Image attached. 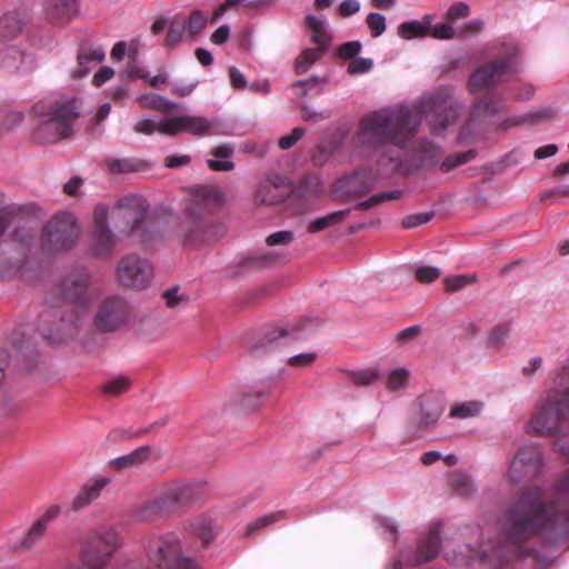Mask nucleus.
<instances>
[{
	"instance_id": "f257e3e1",
	"label": "nucleus",
	"mask_w": 569,
	"mask_h": 569,
	"mask_svg": "<svg viewBox=\"0 0 569 569\" xmlns=\"http://www.w3.org/2000/svg\"><path fill=\"white\" fill-rule=\"evenodd\" d=\"M425 116L432 132L442 133L456 119V102L446 90L423 96L418 106H393L365 116L359 126L357 142L372 149L377 161L391 170L400 169L402 149L418 129Z\"/></svg>"
},
{
	"instance_id": "f03ea898",
	"label": "nucleus",
	"mask_w": 569,
	"mask_h": 569,
	"mask_svg": "<svg viewBox=\"0 0 569 569\" xmlns=\"http://www.w3.org/2000/svg\"><path fill=\"white\" fill-rule=\"evenodd\" d=\"M540 488L522 492L505 511L501 527L509 542L520 546L537 535L569 539V470L557 481L555 501L545 505Z\"/></svg>"
},
{
	"instance_id": "7ed1b4c3",
	"label": "nucleus",
	"mask_w": 569,
	"mask_h": 569,
	"mask_svg": "<svg viewBox=\"0 0 569 569\" xmlns=\"http://www.w3.org/2000/svg\"><path fill=\"white\" fill-rule=\"evenodd\" d=\"M222 202L223 192L219 187L201 186L196 190L179 227V236L186 246L201 247L224 234V226L213 221L208 212V207L220 206Z\"/></svg>"
},
{
	"instance_id": "20e7f679",
	"label": "nucleus",
	"mask_w": 569,
	"mask_h": 569,
	"mask_svg": "<svg viewBox=\"0 0 569 569\" xmlns=\"http://www.w3.org/2000/svg\"><path fill=\"white\" fill-rule=\"evenodd\" d=\"M569 422V363L555 378V386L538 402L528 431L536 436H567Z\"/></svg>"
},
{
	"instance_id": "39448f33",
	"label": "nucleus",
	"mask_w": 569,
	"mask_h": 569,
	"mask_svg": "<svg viewBox=\"0 0 569 569\" xmlns=\"http://www.w3.org/2000/svg\"><path fill=\"white\" fill-rule=\"evenodd\" d=\"M32 112L37 119L36 138L42 143H50L72 133L80 106L76 98L52 96L38 101Z\"/></svg>"
},
{
	"instance_id": "423d86ee",
	"label": "nucleus",
	"mask_w": 569,
	"mask_h": 569,
	"mask_svg": "<svg viewBox=\"0 0 569 569\" xmlns=\"http://www.w3.org/2000/svg\"><path fill=\"white\" fill-rule=\"evenodd\" d=\"M204 486V481L164 483L158 487L151 498L141 505L139 515L146 521L168 516L180 506L193 501L196 492Z\"/></svg>"
},
{
	"instance_id": "0eeeda50",
	"label": "nucleus",
	"mask_w": 569,
	"mask_h": 569,
	"mask_svg": "<svg viewBox=\"0 0 569 569\" xmlns=\"http://www.w3.org/2000/svg\"><path fill=\"white\" fill-rule=\"evenodd\" d=\"M120 532L113 528H102L91 533L81 550V563L87 569H107L111 558L122 546Z\"/></svg>"
},
{
	"instance_id": "6e6552de",
	"label": "nucleus",
	"mask_w": 569,
	"mask_h": 569,
	"mask_svg": "<svg viewBox=\"0 0 569 569\" xmlns=\"http://www.w3.org/2000/svg\"><path fill=\"white\" fill-rule=\"evenodd\" d=\"M149 561L156 569H194L189 557H183L179 538L173 532L152 535L147 542Z\"/></svg>"
},
{
	"instance_id": "1a4fd4ad",
	"label": "nucleus",
	"mask_w": 569,
	"mask_h": 569,
	"mask_svg": "<svg viewBox=\"0 0 569 569\" xmlns=\"http://www.w3.org/2000/svg\"><path fill=\"white\" fill-rule=\"evenodd\" d=\"M79 228L72 213L61 212L51 218L44 227L42 247L48 252L71 250L78 240Z\"/></svg>"
},
{
	"instance_id": "9d476101",
	"label": "nucleus",
	"mask_w": 569,
	"mask_h": 569,
	"mask_svg": "<svg viewBox=\"0 0 569 569\" xmlns=\"http://www.w3.org/2000/svg\"><path fill=\"white\" fill-rule=\"evenodd\" d=\"M148 211L146 200L138 196H129L120 200L112 209V220L122 222L121 231L133 233L140 237L141 241H147L143 237L144 219Z\"/></svg>"
},
{
	"instance_id": "9b49d317",
	"label": "nucleus",
	"mask_w": 569,
	"mask_h": 569,
	"mask_svg": "<svg viewBox=\"0 0 569 569\" xmlns=\"http://www.w3.org/2000/svg\"><path fill=\"white\" fill-rule=\"evenodd\" d=\"M117 278L126 288L143 290L153 278V268L147 259L138 254H128L118 262Z\"/></svg>"
},
{
	"instance_id": "f8f14e48",
	"label": "nucleus",
	"mask_w": 569,
	"mask_h": 569,
	"mask_svg": "<svg viewBox=\"0 0 569 569\" xmlns=\"http://www.w3.org/2000/svg\"><path fill=\"white\" fill-rule=\"evenodd\" d=\"M516 70V61L512 57L500 58L490 63H486L470 76V90L472 93L489 90L495 84L501 82L506 76L511 74Z\"/></svg>"
},
{
	"instance_id": "ddd939ff",
	"label": "nucleus",
	"mask_w": 569,
	"mask_h": 569,
	"mask_svg": "<svg viewBox=\"0 0 569 569\" xmlns=\"http://www.w3.org/2000/svg\"><path fill=\"white\" fill-rule=\"evenodd\" d=\"M164 136H177L187 132L192 136H217L220 133L218 127L207 117L193 114H180L168 117L162 124Z\"/></svg>"
},
{
	"instance_id": "4468645a",
	"label": "nucleus",
	"mask_w": 569,
	"mask_h": 569,
	"mask_svg": "<svg viewBox=\"0 0 569 569\" xmlns=\"http://www.w3.org/2000/svg\"><path fill=\"white\" fill-rule=\"evenodd\" d=\"M128 313L129 306L122 297H108L97 311L94 326L103 332L114 331L126 323Z\"/></svg>"
},
{
	"instance_id": "2eb2a0df",
	"label": "nucleus",
	"mask_w": 569,
	"mask_h": 569,
	"mask_svg": "<svg viewBox=\"0 0 569 569\" xmlns=\"http://www.w3.org/2000/svg\"><path fill=\"white\" fill-rule=\"evenodd\" d=\"M542 468V455L535 445L523 446L511 462L509 476L513 482L531 478Z\"/></svg>"
},
{
	"instance_id": "dca6fc26",
	"label": "nucleus",
	"mask_w": 569,
	"mask_h": 569,
	"mask_svg": "<svg viewBox=\"0 0 569 569\" xmlns=\"http://www.w3.org/2000/svg\"><path fill=\"white\" fill-rule=\"evenodd\" d=\"M108 209L104 204H98L93 216V234L91 251L96 256H108L114 246V238L108 228Z\"/></svg>"
},
{
	"instance_id": "f3484780",
	"label": "nucleus",
	"mask_w": 569,
	"mask_h": 569,
	"mask_svg": "<svg viewBox=\"0 0 569 569\" xmlns=\"http://www.w3.org/2000/svg\"><path fill=\"white\" fill-rule=\"evenodd\" d=\"M90 276L87 271H77L67 277L62 283L66 302L74 308L83 309L90 302L88 286Z\"/></svg>"
},
{
	"instance_id": "a211bd4d",
	"label": "nucleus",
	"mask_w": 569,
	"mask_h": 569,
	"mask_svg": "<svg viewBox=\"0 0 569 569\" xmlns=\"http://www.w3.org/2000/svg\"><path fill=\"white\" fill-rule=\"evenodd\" d=\"M440 547V537L437 528L430 530L426 537L419 542L412 558L407 559V565L402 560H396L386 569H411L425 561H429L438 555Z\"/></svg>"
},
{
	"instance_id": "6ab92c4d",
	"label": "nucleus",
	"mask_w": 569,
	"mask_h": 569,
	"mask_svg": "<svg viewBox=\"0 0 569 569\" xmlns=\"http://www.w3.org/2000/svg\"><path fill=\"white\" fill-rule=\"evenodd\" d=\"M236 147L231 142H223L213 147L207 158V166L210 170L216 172H229L234 169L232 158L234 156Z\"/></svg>"
},
{
	"instance_id": "aec40b11",
	"label": "nucleus",
	"mask_w": 569,
	"mask_h": 569,
	"mask_svg": "<svg viewBox=\"0 0 569 569\" xmlns=\"http://www.w3.org/2000/svg\"><path fill=\"white\" fill-rule=\"evenodd\" d=\"M183 529L201 539L203 546H208L216 536L212 519L207 515H200L186 520Z\"/></svg>"
},
{
	"instance_id": "412c9836",
	"label": "nucleus",
	"mask_w": 569,
	"mask_h": 569,
	"mask_svg": "<svg viewBox=\"0 0 569 569\" xmlns=\"http://www.w3.org/2000/svg\"><path fill=\"white\" fill-rule=\"evenodd\" d=\"M445 411L443 402L433 395H427L420 401L419 425L422 427L433 426Z\"/></svg>"
},
{
	"instance_id": "4be33fe9",
	"label": "nucleus",
	"mask_w": 569,
	"mask_h": 569,
	"mask_svg": "<svg viewBox=\"0 0 569 569\" xmlns=\"http://www.w3.org/2000/svg\"><path fill=\"white\" fill-rule=\"evenodd\" d=\"M108 485V479L106 478H96L90 479L86 482L78 495L74 497L72 502V508L74 510H81L89 506L92 501H94L99 496L101 490Z\"/></svg>"
},
{
	"instance_id": "5701e85b",
	"label": "nucleus",
	"mask_w": 569,
	"mask_h": 569,
	"mask_svg": "<svg viewBox=\"0 0 569 569\" xmlns=\"http://www.w3.org/2000/svg\"><path fill=\"white\" fill-rule=\"evenodd\" d=\"M505 110V103L496 92H488L477 101L472 110V118H492Z\"/></svg>"
},
{
	"instance_id": "b1692460",
	"label": "nucleus",
	"mask_w": 569,
	"mask_h": 569,
	"mask_svg": "<svg viewBox=\"0 0 569 569\" xmlns=\"http://www.w3.org/2000/svg\"><path fill=\"white\" fill-rule=\"evenodd\" d=\"M106 52L101 47H81L78 53V69L74 71V77H86L91 64H97L104 60Z\"/></svg>"
},
{
	"instance_id": "393cba45",
	"label": "nucleus",
	"mask_w": 569,
	"mask_h": 569,
	"mask_svg": "<svg viewBox=\"0 0 569 569\" xmlns=\"http://www.w3.org/2000/svg\"><path fill=\"white\" fill-rule=\"evenodd\" d=\"M307 26L311 32L312 42L323 50H329L331 43V36L327 30V21L317 16L307 17Z\"/></svg>"
},
{
	"instance_id": "a878e982",
	"label": "nucleus",
	"mask_w": 569,
	"mask_h": 569,
	"mask_svg": "<svg viewBox=\"0 0 569 569\" xmlns=\"http://www.w3.org/2000/svg\"><path fill=\"white\" fill-rule=\"evenodd\" d=\"M339 183L347 193L362 196L373 188L375 179L367 177L365 173L357 172L342 179Z\"/></svg>"
},
{
	"instance_id": "bb28decb",
	"label": "nucleus",
	"mask_w": 569,
	"mask_h": 569,
	"mask_svg": "<svg viewBox=\"0 0 569 569\" xmlns=\"http://www.w3.org/2000/svg\"><path fill=\"white\" fill-rule=\"evenodd\" d=\"M151 451V447L141 446L128 455L113 459L110 465L116 470H123L133 466H138L150 458Z\"/></svg>"
},
{
	"instance_id": "cd10ccee",
	"label": "nucleus",
	"mask_w": 569,
	"mask_h": 569,
	"mask_svg": "<svg viewBox=\"0 0 569 569\" xmlns=\"http://www.w3.org/2000/svg\"><path fill=\"white\" fill-rule=\"evenodd\" d=\"M350 213V209L333 211L309 222L307 230L310 233L320 232L327 228L341 223Z\"/></svg>"
},
{
	"instance_id": "c85d7f7f",
	"label": "nucleus",
	"mask_w": 569,
	"mask_h": 569,
	"mask_svg": "<svg viewBox=\"0 0 569 569\" xmlns=\"http://www.w3.org/2000/svg\"><path fill=\"white\" fill-rule=\"evenodd\" d=\"M77 0H47L46 11L52 19H64L77 13Z\"/></svg>"
},
{
	"instance_id": "c756f323",
	"label": "nucleus",
	"mask_w": 569,
	"mask_h": 569,
	"mask_svg": "<svg viewBox=\"0 0 569 569\" xmlns=\"http://www.w3.org/2000/svg\"><path fill=\"white\" fill-rule=\"evenodd\" d=\"M139 106L144 109H153L170 113L177 108V103L157 93H147L138 99Z\"/></svg>"
},
{
	"instance_id": "7c9ffc66",
	"label": "nucleus",
	"mask_w": 569,
	"mask_h": 569,
	"mask_svg": "<svg viewBox=\"0 0 569 569\" xmlns=\"http://www.w3.org/2000/svg\"><path fill=\"white\" fill-rule=\"evenodd\" d=\"M327 50L321 48H307L297 58L295 62L296 72L299 74L306 73L310 67L317 62Z\"/></svg>"
},
{
	"instance_id": "2f4dec72",
	"label": "nucleus",
	"mask_w": 569,
	"mask_h": 569,
	"mask_svg": "<svg viewBox=\"0 0 569 569\" xmlns=\"http://www.w3.org/2000/svg\"><path fill=\"white\" fill-rule=\"evenodd\" d=\"M426 21L411 20L401 23L398 27L399 37L410 40L413 38L426 37L427 26L430 24V19L427 17Z\"/></svg>"
},
{
	"instance_id": "473e14b6",
	"label": "nucleus",
	"mask_w": 569,
	"mask_h": 569,
	"mask_svg": "<svg viewBox=\"0 0 569 569\" xmlns=\"http://www.w3.org/2000/svg\"><path fill=\"white\" fill-rule=\"evenodd\" d=\"M180 20L186 23V31L191 38L199 36L208 23V17L201 10H193L188 19Z\"/></svg>"
},
{
	"instance_id": "72a5a7b5",
	"label": "nucleus",
	"mask_w": 569,
	"mask_h": 569,
	"mask_svg": "<svg viewBox=\"0 0 569 569\" xmlns=\"http://www.w3.org/2000/svg\"><path fill=\"white\" fill-rule=\"evenodd\" d=\"M328 83L326 77H311L306 80H298L293 83L295 88L301 89L300 96L306 97L308 94L321 93Z\"/></svg>"
},
{
	"instance_id": "f704fd0d",
	"label": "nucleus",
	"mask_w": 569,
	"mask_h": 569,
	"mask_svg": "<svg viewBox=\"0 0 569 569\" xmlns=\"http://www.w3.org/2000/svg\"><path fill=\"white\" fill-rule=\"evenodd\" d=\"M418 153L420 158V167L433 166L439 161L441 157L440 148L437 144L428 141H423L419 144Z\"/></svg>"
},
{
	"instance_id": "c9c22d12",
	"label": "nucleus",
	"mask_w": 569,
	"mask_h": 569,
	"mask_svg": "<svg viewBox=\"0 0 569 569\" xmlns=\"http://www.w3.org/2000/svg\"><path fill=\"white\" fill-rule=\"evenodd\" d=\"M467 558L473 559L479 558L483 561H490L495 565H500L505 560H507V552L506 550L499 546L496 545L492 547V549L489 550H471L470 555L467 556Z\"/></svg>"
},
{
	"instance_id": "e433bc0d",
	"label": "nucleus",
	"mask_w": 569,
	"mask_h": 569,
	"mask_svg": "<svg viewBox=\"0 0 569 569\" xmlns=\"http://www.w3.org/2000/svg\"><path fill=\"white\" fill-rule=\"evenodd\" d=\"M186 32V23L180 19L172 20L164 39L166 47L170 49L178 47L182 42Z\"/></svg>"
},
{
	"instance_id": "4c0bfd02",
	"label": "nucleus",
	"mask_w": 569,
	"mask_h": 569,
	"mask_svg": "<svg viewBox=\"0 0 569 569\" xmlns=\"http://www.w3.org/2000/svg\"><path fill=\"white\" fill-rule=\"evenodd\" d=\"M23 28V22L16 13L4 14L0 20V36L4 38L16 37Z\"/></svg>"
},
{
	"instance_id": "58836bf2",
	"label": "nucleus",
	"mask_w": 569,
	"mask_h": 569,
	"mask_svg": "<svg viewBox=\"0 0 569 569\" xmlns=\"http://www.w3.org/2000/svg\"><path fill=\"white\" fill-rule=\"evenodd\" d=\"M107 168L112 173H129L140 169L139 161L130 158H110L106 161Z\"/></svg>"
},
{
	"instance_id": "ea45409f",
	"label": "nucleus",
	"mask_w": 569,
	"mask_h": 569,
	"mask_svg": "<svg viewBox=\"0 0 569 569\" xmlns=\"http://www.w3.org/2000/svg\"><path fill=\"white\" fill-rule=\"evenodd\" d=\"M482 407L483 405L480 401H467L452 408L450 417L459 419L472 418L481 412Z\"/></svg>"
},
{
	"instance_id": "a19ab883",
	"label": "nucleus",
	"mask_w": 569,
	"mask_h": 569,
	"mask_svg": "<svg viewBox=\"0 0 569 569\" xmlns=\"http://www.w3.org/2000/svg\"><path fill=\"white\" fill-rule=\"evenodd\" d=\"M47 530V519H38L21 540V547L32 548Z\"/></svg>"
},
{
	"instance_id": "79ce46f5",
	"label": "nucleus",
	"mask_w": 569,
	"mask_h": 569,
	"mask_svg": "<svg viewBox=\"0 0 569 569\" xmlns=\"http://www.w3.org/2000/svg\"><path fill=\"white\" fill-rule=\"evenodd\" d=\"M168 120L167 118H162L159 121H154L152 119L143 118L139 119L133 123V130L138 133L151 136L154 132H159L161 134H164L162 131V124Z\"/></svg>"
},
{
	"instance_id": "37998d69",
	"label": "nucleus",
	"mask_w": 569,
	"mask_h": 569,
	"mask_svg": "<svg viewBox=\"0 0 569 569\" xmlns=\"http://www.w3.org/2000/svg\"><path fill=\"white\" fill-rule=\"evenodd\" d=\"M400 194H401V191H399V190L381 192V193L370 197L369 199H367L365 201L358 202L356 204V209L368 210L376 206H379L380 203H382L385 201L398 199L400 197Z\"/></svg>"
},
{
	"instance_id": "c03bdc74",
	"label": "nucleus",
	"mask_w": 569,
	"mask_h": 569,
	"mask_svg": "<svg viewBox=\"0 0 569 569\" xmlns=\"http://www.w3.org/2000/svg\"><path fill=\"white\" fill-rule=\"evenodd\" d=\"M287 335H289V332L286 329L270 332L260 342L252 347L251 352L259 355L261 352L268 351L273 346H277V341L284 338Z\"/></svg>"
},
{
	"instance_id": "a18cd8bd",
	"label": "nucleus",
	"mask_w": 569,
	"mask_h": 569,
	"mask_svg": "<svg viewBox=\"0 0 569 569\" xmlns=\"http://www.w3.org/2000/svg\"><path fill=\"white\" fill-rule=\"evenodd\" d=\"M476 281L477 276L475 273H470L447 277L445 278L443 283L447 291H458L471 283H475Z\"/></svg>"
},
{
	"instance_id": "49530a36",
	"label": "nucleus",
	"mask_w": 569,
	"mask_h": 569,
	"mask_svg": "<svg viewBox=\"0 0 569 569\" xmlns=\"http://www.w3.org/2000/svg\"><path fill=\"white\" fill-rule=\"evenodd\" d=\"M476 157L475 150H468L466 152L448 156L441 162L440 169L443 172H449L453 168L471 161Z\"/></svg>"
},
{
	"instance_id": "de8ad7c7",
	"label": "nucleus",
	"mask_w": 569,
	"mask_h": 569,
	"mask_svg": "<svg viewBox=\"0 0 569 569\" xmlns=\"http://www.w3.org/2000/svg\"><path fill=\"white\" fill-rule=\"evenodd\" d=\"M131 381L126 376H118L108 380L102 389L103 391L112 397H117L129 389Z\"/></svg>"
},
{
	"instance_id": "09e8293b",
	"label": "nucleus",
	"mask_w": 569,
	"mask_h": 569,
	"mask_svg": "<svg viewBox=\"0 0 569 569\" xmlns=\"http://www.w3.org/2000/svg\"><path fill=\"white\" fill-rule=\"evenodd\" d=\"M427 36H430L438 40H450L455 38L456 30L455 28L449 23H437L435 26H427Z\"/></svg>"
},
{
	"instance_id": "8fccbe9b",
	"label": "nucleus",
	"mask_w": 569,
	"mask_h": 569,
	"mask_svg": "<svg viewBox=\"0 0 569 569\" xmlns=\"http://www.w3.org/2000/svg\"><path fill=\"white\" fill-rule=\"evenodd\" d=\"M284 517H286L284 511H277V512H272L269 515H264L248 526L247 533L251 535L259 529H262V528H264L271 523H274L277 521H280Z\"/></svg>"
},
{
	"instance_id": "3c124183",
	"label": "nucleus",
	"mask_w": 569,
	"mask_h": 569,
	"mask_svg": "<svg viewBox=\"0 0 569 569\" xmlns=\"http://www.w3.org/2000/svg\"><path fill=\"white\" fill-rule=\"evenodd\" d=\"M409 371L405 368L395 369L389 373L387 387L390 390H400L407 387Z\"/></svg>"
},
{
	"instance_id": "603ef678",
	"label": "nucleus",
	"mask_w": 569,
	"mask_h": 569,
	"mask_svg": "<svg viewBox=\"0 0 569 569\" xmlns=\"http://www.w3.org/2000/svg\"><path fill=\"white\" fill-rule=\"evenodd\" d=\"M510 335V325L509 323H501L496 326L490 336H489V345L495 348H500L503 346L509 338Z\"/></svg>"
},
{
	"instance_id": "864d4df0",
	"label": "nucleus",
	"mask_w": 569,
	"mask_h": 569,
	"mask_svg": "<svg viewBox=\"0 0 569 569\" xmlns=\"http://www.w3.org/2000/svg\"><path fill=\"white\" fill-rule=\"evenodd\" d=\"M323 191L322 184L318 178L308 179L298 189L301 197L306 199L316 198Z\"/></svg>"
},
{
	"instance_id": "5fc2aeb1",
	"label": "nucleus",
	"mask_w": 569,
	"mask_h": 569,
	"mask_svg": "<svg viewBox=\"0 0 569 569\" xmlns=\"http://www.w3.org/2000/svg\"><path fill=\"white\" fill-rule=\"evenodd\" d=\"M441 274L439 268L435 266H418L415 270L416 279L421 283H431Z\"/></svg>"
},
{
	"instance_id": "6e6d98bb",
	"label": "nucleus",
	"mask_w": 569,
	"mask_h": 569,
	"mask_svg": "<svg viewBox=\"0 0 569 569\" xmlns=\"http://www.w3.org/2000/svg\"><path fill=\"white\" fill-rule=\"evenodd\" d=\"M295 239V234L290 230H281L269 234L266 238V244L269 247L289 246Z\"/></svg>"
},
{
	"instance_id": "4d7b16f0",
	"label": "nucleus",
	"mask_w": 569,
	"mask_h": 569,
	"mask_svg": "<svg viewBox=\"0 0 569 569\" xmlns=\"http://www.w3.org/2000/svg\"><path fill=\"white\" fill-rule=\"evenodd\" d=\"M367 24L373 38L381 36L386 30V18L380 13H369L367 17Z\"/></svg>"
},
{
	"instance_id": "13d9d810",
	"label": "nucleus",
	"mask_w": 569,
	"mask_h": 569,
	"mask_svg": "<svg viewBox=\"0 0 569 569\" xmlns=\"http://www.w3.org/2000/svg\"><path fill=\"white\" fill-rule=\"evenodd\" d=\"M373 67V61L369 58H355L348 66L349 74H361L369 72Z\"/></svg>"
},
{
	"instance_id": "bf43d9fd",
	"label": "nucleus",
	"mask_w": 569,
	"mask_h": 569,
	"mask_svg": "<svg viewBox=\"0 0 569 569\" xmlns=\"http://www.w3.org/2000/svg\"><path fill=\"white\" fill-rule=\"evenodd\" d=\"M305 133L306 130L303 128H295L289 134L279 139V147L283 150L290 149L305 136Z\"/></svg>"
},
{
	"instance_id": "052dcab7",
	"label": "nucleus",
	"mask_w": 569,
	"mask_h": 569,
	"mask_svg": "<svg viewBox=\"0 0 569 569\" xmlns=\"http://www.w3.org/2000/svg\"><path fill=\"white\" fill-rule=\"evenodd\" d=\"M470 13V8L465 2H456L453 3L447 11L446 18L450 21H456L461 18L468 17Z\"/></svg>"
},
{
	"instance_id": "680f3d73",
	"label": "nucleus",
	"mask_w": 569,
	"mask_h": 569,
	"mask_svg": "<svg viewBox=\"0 0 569 569\" xmlns=\"http://www.w3.org/2000/svg\"><path fill=\"white\" fill-rule=\"evenodd\" d=\"M431 218H432V213H430V212L411 214V216L406 217L402 220V226L406 229L417 228L421 224L429 222L431 220Z\"/></svg>"
},
{
	"instance_id": "e2e57ef3",
	"label": "nucleus",
	"mask_w": 569,
	"mask_h": 569,
	"mask_svg": "<svg viewBox=\"0 0 569 569\" xmlns=\"http://www.w3.org/2000/svg\"><path fill=\"white\" fill-rule=\"evenodd\" d=\"M361 43L359 41H349L341 44L338 49V54L342 59H355L361 51Z\"/></svg>"
},
{
	"instance_id": "0e129e2a",
	"label": "nucleus",
	"mask_w": 569,
	"mask_h": 569,
	"mask_svg": "<svg viewBox=\"0 0 569 569\" xmlns=\"http://www.w3.org/2000/svg\"><path fill=\"white\" fill-rule=\"evenodd\" d=\"M453 487L458 492H460L463 496H469L475 492V485L473 481L466 477V476H459L453 479Z\"/></svg>"
},
{
	"instance_id": "69168bd1",
	"label": "nucleus",
	"mask_w": 569,
	"mask_h": 569,
	"mask_svg": "<svg viewBox=\"0 0 569 569\" xmlns=\"http://www.w3.org/2000/svg\"><path fill=\"white\" fill-rule=\"evenodd\" d=\"M317 357L316 352H305L290 357L288 362L293 367H309L316 361Z\"/></svg>"
},
{
	"instance_id": "338daca9",
	"label": "nucleus",
	"mask_w": 569,
	"mask_h": 569,
	"mask_svg": "<svg viewBox=\"0 0 569 569\" xmlns=\"http://www.w3.org/2000/svg\"><path fill=\"white\" fill-rule=\"evenodd\" d=\"M274 188L271 186H261L256 194V201L261 204H274L280 201L279 197L270 196L269 193L273 191Z\"/></svg>"
},
{
	"instance_id": "774afa93",
	"label": "nucleus",
	"mask_w": 569,
	"mask_h": 569,
	"mask_svg": "<svg viewBox=\"0 0 569 569\" xmlns=\"http://www.w3.org/2000/svg\"><path fill=\"white\" fill-rule=\"evenodd\" d=\"M378 379V372L375 370H361L352 375V381L358 386L373 383Z\"/></svg>"
}]
</instances>
